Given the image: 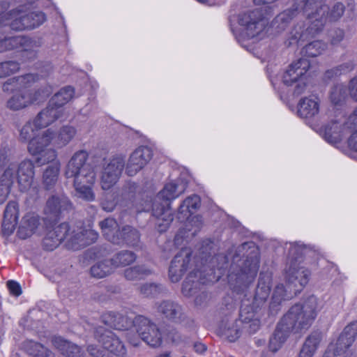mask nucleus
I'll return each mask as SVG.
<instances>
[{
    "instance_id": "obj_1",
    "label": "nucleus",
    "mask_w": 357,
    "mask_h": 357,
    "mask_svg": "<svg viewBox=\"0 0 357 357\" xmlns=\"http://www.w3.org/2000/svg\"><path fill=\"white\" fill-rule=\"evenodd\" d=\"M89 155L86 151H76L64 169L66 178H73L76 195L86 201H93L95 195L92 186L96 180L95 167L100 165V184L104 190L111 189L119 180L125 167L124 157L119 155L106 158L95 156L87 162Z\"/></svg>"
},
{
    "instance_id": "obj_2",
    "label": "nucleus",
    "mask_w": 357,
    "mask_h": 357,
    "mask_svg": "<svg viewBox=\"0 0 357 357\" xmlns=\"http://www.w3.org/2000/svg\"><path fill=\"white\" fill-rule=\"evenodd\" d=\"M324 0H294L291 7L278 14L274 19V24L280 30L284 29L290 22L303 12L305 15L307 24H296L291 29L287 45H293L304 42L320 33L326 21L327 7L323 4Z\"/></svg>"
},
{
    "instance_id": "obj_3",
    "label": "nucleus",
    "mask_w": 357,
    "mask_h": 357,
    "mask_svg": "<svg viewBox=\"0 0 357 357\" xmlns=\"http://www.w3.org/2000/svg\"><path fill=\"white\" fill-rule=\"evenodd\" d=\"M320 310L319 301L314 296H309L303 304L293 305L285 314L269 340V349L277 351L291 332L299 333L308 329Z\"/></svg>"
},
{
    "instance_id": "obj_4",
    "label": "nucleus",
    "mask_w": 357,
    "mask_h": 357,
    "mask_svg": "<svg viewBox=\"0 0 357 357\" xmlns=\"http://www.w3.org/2000/svg\"><path fill=\"white\" fill-rule=\"evenodd\" d=\"M259 267V259L257 253L247 257L246 259H239L238 255H234L228 274L230 287L237 292L247 288L254 281Z\"/></svg>"
},
{
    "instance_id": "obj_5",
    "label": "nucleus",
    "mask_w": 357,
    "mask_h": 357,
    "mask_svg": "<svg viewBox=\"0 0 357 357\" xmlns=\"http://www.w3.org/2000/svg\"><path fill=\"white\" fill-rule=\"evenodd\" d=\"M271 285L272 273L268 271L261 273L253 298L252 305H250L248 300L242 301L240 309V319L242 323L250 322V320L255 319V311L264 306L269 297Z\"/></svg>"
},
{
    "instance_id": "obj_6",
    "label": "nucleus",
    "mask_w": 357,
    "mask_h": 357,
    "mask_svg": "<svg viewBox=\"0 0 357 357\" xmlns=\"http://www.w3.org/2000/svg\"><path fill=\"white\" fill-rule=\"evenodd\" d=\"M238 23L244 27L245 33L249 38H254L263 31L268 21L261 10L255 9L240 14Z\"/></svg>"
},
{
    "instance_id": "obj_7",
    "label": "nucleus",
    "mask_w": 357,
    "mask_h": 357,
    "mask_svg": "<svg viewBox=\"0 0 357 357\" xmlns=\"http://www.w3.org/2000/svg\"><path fill=\"white\" fill-rule=\"evenodd\" d=\"M10 19L14 18L9 24L10 28L16 31L33 29L41 25L45 20V15L42 12H30L25 13L20 10H13Z\"/></svg>"
},
{
    "instance_id": "obj_8",
    "label": "nucleus",
    "mask_w": 357,
    "mask_h": 357,
    "mask_svg": "<svg viewBox=\"0 0 357 357\" xmlns=\"http://www.w3.org/2000/svg\"><path fill=\"white\" fill-rule=\"evenodd\" d=\"M310 272L298 263L290 262L285 268L284 277L289 288L293 287L294 294L300 291L309 281Z\"/></svg>"
},
{
    "instance_id": "obj_9",
    "label": "nucleus",
    "mask_w": 357,
    "mask_h": 357,
    "mask_svg": "<svg viewBox=\"0 0 357 357\" xmlns=\"http://www.w3.org/2000/svg\"><path fill=\"white\" fill-rule=\"evenodd\" d=\"M94 337L106 350L111 353L119 356H124L126 354L127 351L124 344L111 331L106 330L102 326H98L94 329Z\"/></svg>"
},
{
    "instance_id": "obj_10",
    "label": "nucleus",
    "mask_w": 357,
    "mask_h": 357,
    "mask_svg": "<svg viewBox=\"0 0 357 357\" xmlns=\"http://www.w3.org/2000/svg\"><path fill=\"white\" fill-rule=\"evenodd\" d=\"M70 227L66 222L58 225H54L47 227V232L43 241V247L47 250H53L58 247L61 242L73 235L70 234Z\"/></svg>"
},
{
    "instance_id": "obj_11",
    "label": "nucleus",
    "mask_w": 357,
    "mask_h": 357,
    "mask_svg": "<svg viewBox=\"0 0 357 357\" xmlns=\"http://www.w3.org/2000/svg\"><path fill=\"white\" fill-rule=\"evenodd\" d=\"M357 336V321L347 325L337 339L335 348L328 349L323 357H335L341 356L346 352L345 349L350 348Z\"/></svg>"
},
{
    "instance_id": "obj_12",
    "label": "nucleus",
    "mask_w": 357,
    "mask_h": 357,
    "mask_svg": "<svg viewBox=\"0 0 357 357\" xmlns=\"http://www.w3.org/2000/svg\"><path fill=\"white\" fill-rule=\"evenodd\" d=\"M191 252L188 248L182 249L172 260L169 268V277L172 282H178L190 266Z\"/></svg>"
},
{
    "instance_id": "obj_13",
    "label": "nucleus",
    "mask_w": 357,
    "mask_h": 357,
    "mask_svg": "<svg viewBox=\"0 0 357 357\" xmlns=\"http://www.w3.org/2000/svg\"><path fill=\"white\" fill-rule=\"evenodd\" d=\"M152 150L146 146L136 149L130 155L126 165V172L128 176H133L142 170L151 160Z\"/></svg>"
},
{
    "instance_id": "obj_14",
    "label": "nucleus",
    "mask_w": 357,
    "mask_h": 357,
    "mask_svg": "<svg viewBox=\"0 0 357 357\" xmlns=\"http://www.w3.org/2000/svg\"><path fill=\"white\" fill-rule=\"evenodd\" d=\"M169 205L162 197L159 198L158 195L153 201L152 214L158 219L156 225L159 232L165 231L174 219Z\"/></svg>"
},
{
    "instance_id": "obj_15",
    "label": "nucleus",
    "mask_w": 357,
    "mask_h": 357,
    "mask_svg": "<svg viewBox=\"0 0 357 357\" xmlns=\"http://www.w3.org/2000/svg\"><path fill=\"white\" fill-rule=\"evenodd\" d=\"M15 169L14 181L17 180L22 192L27 191L31 188L34 180V165L31 160H24L20 163L17 168L11 165Z\"/></svg>"
},
{
    "instance_id": "obj_16",
    "label": "nucleus",
    "mask_w": 357,
    "mask_h": 357,
    "mask_svg": "<svg viewBox=\"0 0 357 357\" xmlns=\"http://www.w3.org/2000/svg\"><path fill=\"white\" fill-rule=\"evenodd\" d=\"M155 307L159 314L172 322L181 323L186 318L183 307L174 301L163 300L157 302Z\"/></svg>"
},
{
    "instance_id": "obj_17",
    "label": "nucleus",
    "mask_w": 357,
    "mask_h": 357,
    "mask_svg": "<svg viewBox=\"0 0 357 357\" xmlns=\"http://www.w3.org/2000/svg\"><path fill=\"white\" fill-rule=\"evenodd\" d=\"M310 66V61L305 58H301L293 62L283 75V83L287 86H291L298 82L305 75Z\"/></svg>"
},
{
    "instance_id": "obj_18",
    "label": "nucleus",
    "mask_w": 357,
    "mask_h": 357,
    "mask_svg": "<svg viewBox=\"0 0 357 357\" xmlns=\"http://www.w3.org/2000/svg\"><path fill=\"white\" fill-rule=\"evenodd\" d=\"M62 111L49 101L47 107L40 112L33 120L36 129L46 128L63 116Z\"/></svg>"
},
{
    "instance_id": "obj_19",
    "label": "nucleus",
    "mask_w": 357,
    "mask_h": 357,
    "mask_svg": "<svg viewBox=\"0 0 357 357\" xmlns=\"http://www.w3.org/2000/svg\"><path fill=\"white\" fill-rule=\"evenodd\" d=\"M101 319L105 325L119 331H129L132 328L134 324V319L114 312L104 313Z\"/></svg>"
},
{
    "instance_id": "obj_20",
    "label": "nucleus",
    "mask_w": 357,
    "mask_h": 357,
    "mask_svg": "<svg viewBox=\"0 0 357 357\" xmlns=\"http://www.w3.org/2000/svg\"><path fill=\"white\" fill-rule=\"evenodd\" d=\"M73 208V204L68 197L63 194L56 195L47 199L45 212L57 217L62 212L71 211Z\"/></svg>"
},
{
    "instance_id": "obj_21",
    "label": "nucleus",
    "mask_w": 357,
    "mask_h": 357,
    "mask_svg": "<svg viewBox=\"0 0 357 357\" xmlns=\"http://www.w3.org/2000/svg\"><path fill=\"white\" fill-rule=\"evenodd\" d=\"M69 243L74 249H79L94 243L98 237V234L93 229L79 228L77 231H73Z\"/></svg>"
},
{
    "instance_id": "obj_22",
    "label": "nucleus",
    "mask_w": 357,
    "mask_h": 357,
    "mask_svg": "<svg viewBox=\"0 0 357 357\" xmlns=\"http://www.w3.org/2000/svg\"><path fill=\"white\" fill-rule=\"evenodd\" d=\"M54 138V132L51 129H47L41 135L33 137L28 144L29 152L31 155L41 153L46 150L47 147L53 142Z\"/></svg>"
},
{
    "instance_id": "obj_23",
    "label": "nucleus",
    "mask_w": 357,
    "mask_h": 357,
    "mask_svg": "<svg viewBox=\"0 0 357 357\" xmlns=\"http://www.w3.org/2000/svg\"><path fill=\"white\" fill-rule=\"evenodd\" d=\"M319 112V100L317 97L302 98L298 105V115L305 119H310Z\"/></svg>"
},
{
    "instance_id": "obj_24",
    "label": "nucleus",
    "mask_w": 357,
    "mask_h": 357,
    "mask_svg": "<svg viewBox=\"0 0 357 357\" xmlns=\"http://www.w3.org/2000/svg\"><path fill=\"white\" fill-rule=\"evenodd\" d=\"M39 217L34 213H28L22 219V225L17 231L18 236L26 239L35 233L39 225Z\"/></svg>"
},
{
    "instance_id": "obj_25",
    "label": "nucleus",
    "mask_w": 357,
    "mask_h": 357,
    "mask_svg": "<svg viewBox=\"0 0 357 357\" xmlns=\"http://www.w3.org/2000/svg\"><path fill=\"white\" fill-rule=\"evenodd\" d=\"M102 232L106 239L111 243L119 245L120 238L118 237L120 229L115 219L107 218L99 222Z\"/></svg>"
},
{
    "instance_id": "obj_26",
    "label": "nucleus",
    "mask_w": 357,
    "mask_h": 357,
    "mask_svg": "<svg viewBox=\"0 0 357 357\" xmlns=\"http://www.w3.org/2000/svg\"><path fill=\"white\" fill-rule=\"evenodd\" d=\"M52 344L61 354L67 357H82L81 349L77 344L67 341L61 337H54L52 340Z\"/></svg>"
},
{
    "instance_id": "obj_27",
    "label": "nucleus",
    "mask_w": 357,
    "mask_h": 357,
    "mask_svg": "<svg viewBox=\"0 0 357 357\" xmlns=\"http://www.w3.org/2000/svg\"><path fill=\"white\" fill-rule=\"evenodd\" d=\"M32 74H26L22 76L14 77L8 79L2 86V89L6 93H12L15 91H20L29 86L33 82Z\"/></svg>"
},
{
    "instance_id": "obj_28",
    "label": "nucleus",
    "mask_w": 357,
    "mask_h": 357,
    "mask_svg": "<svg viewBox=\"0 0 357 357\" xmlns=\"http://www.w3.org/2000/svg\"><path fill=\"white\" fill-rule=\"evenodd\" d=\"M29 91H24L20 93L13 95L8 101L7 107L12 110H19L27 107L36 100Z\"/></svg>"
},
{
    "instance_id": "obj_29",
    "label": "nucleus",
    "mask_w": 357,
    "mask_h": 357,
    "mask_svg": "<svg viewBox=\"0 0 357 357\" xmlns=\"http://www.w3.org/2000/svg\"><path fill=\"white\" fill-rule=\"evenodd\" d=\"M347 130L349 129L344 128V124L340 125L336 121H333L325 126L324 138L331 144H337L342 140L344 133Z\"/></svg>"
},
{
    "instance_id": "obj_30",
    "label": "nucleus",
    "mask_w": 357,
    "mask_h": 357,
    "mask_svg": "<svg viewBox=\"0 0 357 357\" xmlns=\"http://www.w3.org/2000/svg\"><path fill=\"white\" fill-rule=\"evenodd\" d=\"M15 169L12 167H8L0 181V204H3L10 191V188L14 183Z\"/></svg>"
},
{
    "instance_id": "obj_31",
    "label": "nucleus",
    "mask_w": 357,
    "mask_h": 357,
    "mask_svg": "<svg viewBox=\"0 0 357 357\" xmlns=\"http://www.w3.org/2000/svg\"><path fill=\"white\" fill-rule=\"evenodd\" d=\"M220 330L229 342H234L240 337L241 332L234 319H224L220 324Z\"/></svg>"
},
{
    "instance_id": "obj_32",
    "label": "nucleus",
    "mask_w": 357,
    "mask_h": 357,
    "mask_svg": "<svg viewBox=\"0 0 357 357\" xmlns=\"http://www.w3.org/2000/svg\"><path fill=\"white\" fill-rule=\"evenodd\" d=\"M76 130L73 126H65L60 128L58 133L54 132L53 144L56 148L66 146L75 137Z\"/></svg>"
},
{
    "instance_id": "obj_33",
    "label": "nucleus",
    "mask_w": 357,
    "mask_h": 357,
    "mask_svg": "<svg viewBox=\"0 0 357 357\" xmlns=\"http://www.w3.org/2000/svg\"><path fill=\"white\" fill-rule=\"evenodd\" d=\"M184 191L183 185H178L172 182L167 183L158 195L159 198L162 197L164 201L170 204L171 201L178 197Z\"/></svg>"
},
{
    "instance_id": "obj_34",
    "label": "nucleus",
    "mask_w": 357,
    "mask_h": 357,
    "mask_svg": "<svg viewBox=\"0 0 357 357\" xmlns=\"http://www.w3.org/2000/svg\"><path fill=\"white\" fill-rule=\"evenodd\" d=\"M60 167V162L56 161L50 165L45 169L43 176V181L47 190L52 188L56 183L59 175Z\"/></svg>"
},
{
    "instance_id": "obj_35",
    "label": "nucleus",
    "mask_w": 357,
    "mask_h": 357,
    "mask_svg": "<svg viewBox=\"0 0 357 357\" xmlns=\"http://www.w3.org/2000/svg\"><path fill=\"white\" fill-rule=\"evenodd\" d=\"M74 94V89L70 86H67L56 93L50 100V102L57 108H59L63 113V106L73 98Z\"/></svg>"
},
{
    "instance_id": "obj_36",
    "label": "nucleus",
    "mask_w": 357,
    "mask_h": 357,
    "mask_svg": "<svg viewBox=\"0 0 357 357\" xmlns=\"http://www.w3.org/2000/svg\"><path fill=\"white\" fill-rule=\"evenodd\" d=\"M118 237L120 238L119 245L125 243L132 246L136 245L140 238L139 231L130 225L123 226L118 234Z\"/></svg>"
},
{
    "instance_id": "obj_37",
    "label": "nucleus",
    "mask_w": 357,
    "mask_h": 357,
    "mask_svg": "<svg viewBox=\"0 0 357 357\" xmlns=\"http://www.w3.org/2000/svg\"><path fill=\"white\" fill-rule=\"evenodd\" d=\"M109 260L115 270L117 268L124 267L133 263L136 260V255L130 250H121Z\"/></svg>"
},
{
    "instance_id": "obj_38",
    "label": "nucleus",
    "mask_w": 357,
    "mask_h": 357,
    "mask_svg": "<svg viewBox=\"0 0 357 357\" xmlns=\"http://www.w3.org/2000/svg\"><path fill=\"white\" fill-rule=\"evenodd\" d=\"M155 325V323L151 321L150 319L142 315L136 316L134 318V324L132 326V328H134L135 331L139 334L142 340H144L147 334L149 333L152 326Z\"/></svg>"
},
{
    "instance_id": "obj_39",
    "label": "nucleus",
    "mask_w": 357,
    "mask_h": 357,
    "mask_svg": "<svg viewBox=\"0 0 357 357\" xmlns=\"http://www.w3.org/2000/svg\"><path fill=\"white\" fill-rule=\"evenodd\" d=\"M155 325V323L151 321L150 319L142 315L136 316L134 318V324L132 326V328H134L135 331L139 334L142 340H144L147 334L149 333L152 326Z\"/></svg>"
},
{
    "instance_id": "obj_40",
    "label": "nucleus",
    "mask_w": 357,
    "mask_h": 357,
    "mask_svg": "<svg viewBox=\"0 0 357 357\" xmlns=\"http://www.w3.org/2000/svg\"><path fill=\"white\" fill-rule=\"evenodd\" d=\"M114 271L109 259H105L96 263L90 268L92 277L100 279L112 274Z\"/></svg>"
},
{
    "instance_id": "obj_41",
    "label": "nucleus",
    "mask_w": 357,
    "mask_h": 357,
    "mask_svg": "<svg viewBox=\"0 0 357 357\" xmlns=\"http://www.w3.org/2000/svg\"><path fill=\"white\" fill-rule=\"evenodd\" d=\"M138 291L144 297L153 298L165 293L166 289L160 284L146 282L138 287Z\"/></svg>"
},
{
    "instance_id": "obj_42",
    "label": "nucleus",
    "mask_w": 357,
    "mask_h": 357,
    "mask_svg": "<svg viewBox=\"0 0 357 357\" xmlns=\"http://www.w3.org/2000/svg\"><path fill=\"white\" fill-rule=\"evenodd\" d=\"M21 50L29 52L31 58L36 57V50L43 44L42 39L38 37L22 36Z\"/></svg>"
},
{
    "instance_id": "obj_43",
    "label": "nucleus",
    "mask_w": 357,
    "mask_h": 357,
    "mask_svg": "<svg viewBox=\"0 0 357 357\" xmlns=\"http://www.w3.org/2000/svg\"><path fill=\"white\" fill-rule=\"evenodd\" d=\"M200 205V199L196 195H193L187 197L180 205L178 211L180 214H183L184 216L188 217L193 213V211L197 209Z\"/></svg>"
},
{
    "instance_id": "obj_44",
    "label": "nucleus",
    "mask_w": 357,
    "mask_h": 357,
    "mask_svg": "<svg viewBox=\"0 0 357 357\" xmlns=\"http://www.w3.org/2000/svg\"><path fill=\"white\" fill-rule=\"evenodd\" d=\"M151 273V271L144 266L137 265L126 268L124 271V277L128 280H138L143 279Z\"/></svg>"
},
{
    "instance_id": "obj_45",
    "label": "nucleus",
    "mask_w": 357,
    "mask_h": 357,
    "mask_svg": "<svg viewBox=\"0 0 357 357\" xmlns=\"http://www.w3.org/2000/svg\"><path fill=\"white\" fill-rule=\"evenodd\" d=\"M195 274L193 273H190L183 282L182 293L185 296L190 297L193 296L199 288L200 282L193 279L195 278Z\"/></svg>"
},
{
    "instance_id": "obj_46",
    "label": "nucleus",
    "mask_w": 357,
    "mask_h": 357,
    "mask_svg": "<svg viewBox=\"0 0 357 357\" xmlns=\"http://www.w3.org/2000/svg\"><path fill=\"white\" fill-rule=\"evenodd\" d=\"M326 44L320 40H314L306 45L301 51L304 56L315 57L320 55L326 49Z\"/></svg>"
},
{
    "instance_id": "obj_47",
    "label": "nucleus",
    "mask_w": 357,
    "mask_h": 357,
    "mask_svg": "<svg viewBox=\"0 0 357 357\" xmlns=\"http://www.w3.org/2000/svg\"><path fill=\"white\" fill-rule=\"evenodd\" d=\"M347 89L342 84L334 85L330 92V99L333 105H341L346 99Z\"/></svg>"
},
{
    "instance_id": "obj_48",
    "label": "nucleus",
    "mask_w": 357,
    "mask_h": 357,
    "mask_svg": "<svg viewBox=\"0 0 357 357\" xmlns=\"http://www.w3.org/2000/svg\"><path fill=\"white\" fill-rule=\"evenodd\" d=\"M20 63L16 61L0 62V79L8 77L19 71Z\"/></svg>"
},
{
    "instance_id": "obj_49",
    "label": "nucleus",
    "mask_w": 357,
    "mask_h": 357,
    "mask_svg": "<svg viewBox=\"0 0 357 357\" xmlns=\"http://www.w3.org/2000/svg\"><path fill=\"white\" fill-rule=\"evenodd\" d=\"M325 1L326 0L323 1V4L325 5L328 8V10L325 15V24L326 23L327 20L330 22H335L338 20L342 16L344 12V5L341 3H337L332 7L331 9H329L328 6L325 4Z\"/></svg>"
},
{
    "instance_id": "obj_50",
    "label": "nucleus",
    "mask_w": 357,
    "mask_h": 357,
    "mask_svg": "<svg viewBox=\"0 0 357 357\" xmlns=\"http://www.w3.org/2000/svg\"><path fill=\"white\" fill-rule=\"evenodd\" d=\"M150 331L146 336L144 342L151 347H158L162 343V334L160 329L155 324L152 326V328L149 329Z\"/></svg>"
},
{
    "instance_id": "obj_51",
    "label": "nucleus",
    "mask_w": 357,
    "mask_h": 357,
    "mask_svg": "<svg viewBox=\"0 0 357 357\" xmlns=\"http://www.w3.org/2000/svg\"><path fill=\"white\" fill-rule=\"evenodd\" d=\"M291 296H288L287 290L282 284H278L273 293L271 298V305L273 307L280 305L283 301L289 299Z\"/></svg>"
},
{
    "instance_id": "obj_52",
    "label": "nucleus",
    "mask_w": 357,
    "mask_h": 357,
    "mask_svg": "<svg viewBox=\"0 0 357 357\" xmlns=\"http://www.w3.org/2000/svg\"><path fill=\"white\" fill-rule=\"evenodd\" d=\"M135 198V185H128L125 186L121 192V199L125 202L123 205L128 209H131L134 205Z\"/></svg>"
},
{
    "instance_id": "obj_53",
    "label": "nucleus",
    "mask_w": 357,
    "mask_h": 357,
    "mask_svg": "<svg viewBox=\"0 0 357 357\" xmlns=\"http://www.w3.org/2000/svg\"><path fill=\"white\" fill-rule=\"evenodd\" d=\"M37 155L39 156L36 159V162L39 166H42L50 162L54 163L56 161H59L56 160V151L53 149H46L44 151V152L38 153Z\"/></svg>"
},
{
    "instance_id": "obj_54",
    "label": "nucleus",
    "mask_w": 357,
    "mask_h": 357,
    "mask_svg": "<svg viewBox=\"0 0 357 357\" xmlns=\"http://www.w3.org/2000/svg\"><path fill=\"white\" fill-rule=\"evenodd\" d=\"M33 125V122H26L20 130V139L22 142H27L34 137L35 131L38 130Z\"/></svg>"
},
{
    "instance_id": "obj_55",
    "label": "nucleus",
    "mask_w": 357,
    "mask_h": 357,
    "mask_svg": "<svg viewBox=\"0 0 357 357\" xmlns=\"http://www.w3.org/2000/svg\"><path fill=\"white\" fill-rule=\"evenodd\" d=\"M321 341V335L319 333H313L306 339L303 347L314 353Z\"/></svg>"
},
{
    "instance_id": "obj_56",
    "label": "nucleus",
    "mask_w": 357,
    "mask_h": 357,
    "mask_svg": "<svg viewBox=\"0 0 357 357\" xmlns=\"http://www.w3.org/2000/svg\"><path fill=\"white\" fill-rule=\"evenodd\" d=\"M24 346L27 352L33 356H39V354L45 349L43 344L32 340L26 341Z\"/></svg>"
},
{
    "instance_id": "obj_57",
    "label": "nucleus",
    "mask_w": 357,
    "mask_h": 357,
    "mask_svg": "<svg viewBox=\"0 0 357 357\" xmlns=\"http://www.w3.org/2000/svg\"><path fill=\"white\" fill-rule=\"evenodd\" d=\"M344 31L341 29H335L330 31V43L333 46L339 45L344 38Z\"/></svg>"
},
{
    "instance_id": "obj_58",
    "label": "nucleus",
    "mask_w": 357,
    "mask_h": 357,
    "mask_svg": "<svg viewBox=\"0 0 357 357\" xmlns=\"http://www.w3.org/2000/svg\"><path fill=\"white\" fill-rule=\"evenodd\" d=\"M17 204L15 202H9L4 211L3 218L9 220H17Z\"/></svg>"
},
{
    "instance_id": "obj_59",
    "label": "nucleus",
    "mask_w": 357,
    "mask_h": 357,
    "mask_svg": "<svg viewBox=\"0 0 357 357\" xmlns=\"http://www.w3.org/2000/svg\"><path fill=\"white\" fill-rule=\"evenodd\" d=\"M86 352L89 356L88 357H109L105 350L100 349L93 344L88 345Z\"/></svg>"
},
{
    "instance_id": "obj_60",
    "label": "nucleus",
    "mask_w": 357,
    "mask_h": 357,
    "mask_svg": "<svg viewBox=\"0 0 357 357\" xmlns=\"http://www.w3.org/2000/svg\"><path fill=\"white\" fill-rule=\"evenodd\" d=\"M303 246L298 244H292L289 248V255L291 256V262H296L298 261L303 255Z\"/></svg>"
},
{
    "instance_id": "obj_61",
    "label": "nucleus",
    "mask_w": 357,
    "mask_h": 357,
    "mask_svg": "<svg viewBox=\"0 0 357 357\" xmlns=\"http://www.w3.org/2000/svg\"><path fill=\"white\" fill-rule=\"evenodd\" d=\"M17 220L3 218L2 222V232L5 236H10L15 230Z\"/></svg>"
},
{
    "instance_id": "obj_62",
    "label": "nucleus",
    "mask_w": 357,
    "mask_h": 357,
    "mask_svg": "<svg viewBox=\"0 0 357 357\" xmlns=\"http://www.w3.org/2000/svg\"><path fill=\"white\" fill-rule=\"evenodd\" d=\"M243 329L250 334L255 333L259 328V321L257 319H253L250 322H243Z\"/></svg>"
},
{
    "instance_id": "obj_63",
    "label": "nucleus",
    "mask_w": 357,
    "mask_h": 357,
    "mask_svg": "<svg viewBox=\"0 0 357 357\" xmlns=\"http://www.w3.org/2000/svg\"><path fill=\"white\" fill-rule=\"evenodd\" d=\"M22 36H17L13 37L7 38L8 40V50H13L15 49H20L22 45Z\"/></svg>"
},
{
    "instance_id": "obj_64",
    "label": "nucleus",
    "mask_w": 357,
    "mask_h": 357,
    "mask_svg": "<svg viewBox=\"0 0 357 357\" xmlns=\"http://www.w3.org/2000/svg\"><path fill=\"white\" fill-rule=\"evenodd\" d=\"M126 337L128 342L134 347H137L140 344V337L138 333H132V331H127Z\"/></svg>"
}]
</instances>
